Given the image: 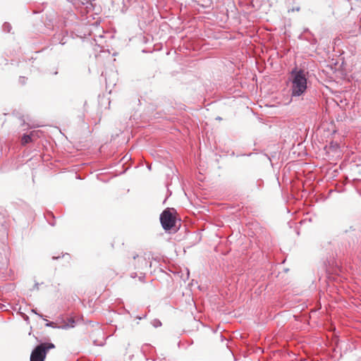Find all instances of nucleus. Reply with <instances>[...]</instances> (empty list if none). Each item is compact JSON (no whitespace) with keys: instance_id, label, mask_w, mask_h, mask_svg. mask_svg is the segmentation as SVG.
<instances>
[{"instance_id":"nucleus-1","label":"nucleus","mask_w":361,"mask_h":361,"mask_svg":"<svg viewBox=\"0 0 361 361\" xmlns=\"http://www.w3.org/2000/svg\"><path fill=\"white\" fill-rule=\"evenodd\" d=\"M307 89V78L303 71H293L292 72V95L300 96Z\"/></svg>"},{"instance_id":"nucleus-2","label":"nucleus","mask_w":361,"mask_h":361,"mask_svg":"<svg viewBox=\"0 0 361 361\" xmlns=\"http://www.w3.org/2000/svg\"><path fill=\"white\" fill-rule=\"evenodd\" d=\"M160 221L165 231H176V211L173 209L167 208L160 215Z\"/></svg>"},{"instance_id":"nucleus-3","label":"nucleus","mask_w":361,"mask_h":361,"mask_svg":"<svg viewBox=\"0 0 361 361\" xmlns=\"http://www.w3.org/2000/svg\"><path fill=\"white\" fill-rule=\"evenodd\" d=\"M54 348L55 345L51 343H43L38 345L30 355V361H44L47 351Z\"/></svg>"},{"instance_id":"nucleus-4","label":"nucleus","mask_w":361,"mask_h":361,"mask_svg":"<svg viewBox=\"0 0 361 361\" xmlns=\"http://www.w3.org/2000/svg\"><path fill=\"white\" fill-rule=\"evenodd\" d=\"M134 266L138 269H142L147 266L151 267V262H149L150 259V254L145 253L143 255H137L133 257Z\"/></svg>"},{"instance_id":"nucleus-5","label":"nucleus","mask_w":361,"mask_h":361,"mask_svg":"<svg viewBox=\"0 0 361 361\" xmlns=\"http://www.w3.org/2000/svg\"><path fill=\"white\" fill-rule=\"evenodd\" d=\"M39 137V132L33 130V131L30 132V133L29 135H24L22 137L21 143L23 145H26L29 142H32L34 140H35L36 138H37Z\"/></svg>"},{"instance_id":"nucleus-6","label":"nucleus","mask_w":361,"mask_h":361,"mask_svg":"<svg viewBox=\"0 0 361 361\" xmlns=\"http://www.w3.org/2000/svg\"><path fill=\"white\" fill-rule=\"evenodd\" d=\"M300 7H296V8H293L291 9L292 11H300Z\"/></svg>"}]
</instances>
